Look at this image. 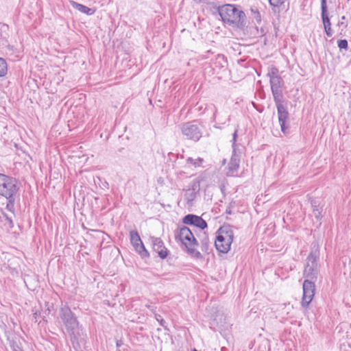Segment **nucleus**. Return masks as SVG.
Returning <instances> with one entry per match:
<instances>
[{
	"label": "nucleus",
	"mask_w": 351,
	"mask_h": 351,
	"mask_svg": "<svg viewBox=\"0 0 351 351\" xmlns=\"http://www.w3.org/2000/svg\"><path fill=\"white\" fill-rule=\"evenodd\" d=\"M324 29H325L326 34L328 36L331 37L332 36L333 32H332L330 26L324 27Z\"/></svg>",
	"instance_id": "4c0bfd02"
},
{
	"label": "nucleus",
	"mask_w": 351,
	"mask_h": 351,
	"mask_svg": "<svg viewBox=\"0 0 351 351\" xmlns=\"http://www.w3.org/2000/svg\"><path fill=\"white\" fill-rule=\"evenodd\" d=\"M178 126L182 136L187 140L197 142L202 136L201 123L198 120L185 122Z\"/></svg>",
	"instance_id": "20e7f679"
},
{
	"label": "nucleus",
	"mask_w": 351,
	"mask_h": 351,
	"mask_svg": "<svg viewBox=\"0 0 351 351\" xmlns=\"http://www.w3.org/2000/svg\"><path fill=\"white\" fill-rule=\"evenodd\" d=\"M316 281L311 280H304L303 282V296L301 301V305L303 307H307L311 302L315 291Z\"/></svg>",
	"instance_id": "9d476101"
},
{
	"label": "nucleus",
	"mask_w": 351,
	"mask_h": 351,
	"mask_svg": "<svg viewBox=\"0 0 351 351\" xmlns=\"http://www.w3.org/2000/svg\"><path fill=\"white\" fill-rule=\"evenodd\" d=\"M198 193L187 189L185 193V199L188 205H192Z\"/></svg>",
	"instance_id": "393cba45"
},
{
	"label": "nucleus",
	"mask_w": 351,
	"mask_h": 351,
	"mask_svg": "<svg viewBox=\"0 0 351 351\" xmlns=\"http://www.w3.org/2000/svg\"><path fill=\"white\" fill-rule=\"evenodd\" d=\"M41 317H42L41 313L39 311H36V312L34 313V314H33V319H34L35 322H38V319L41 318Z\"/></svg>",
	"instance_id": "e433bc0d"
},
{
	"label": "nucleus",
	"mask_w": 351,
	"mask_h": 351,
	"mask_svg": "<svg viewBox=\"0 0 351 351\" xmlns=\"http://www.w3.org/2000/svg\"><path fill=\"white\" fill-rule=\"evenodd\" d=\"M215 68L223 69L227 66V60L223 55L218 54L214 62Z\"/></svg>",
	"instance_id": "4be33fe9"
},
{
	"label": "nucleus",
	"mask_w": 351,
	"mask_h": 351,
	"mask_svg": "<svg viewBox=\"0 0 351 351\" xmlns=\"http://www.w3.org/2000/svg\"><path fill=\"white\" fill-rule=\"evenodd\" d=\"M19 189V182L15 178L0 173V195L5 197L16 195Z\"/></svg>",
	"instance_id": "39448f33"
},
{
	"label": "nucleus",
	"mask_w": 351,
	"mask_h": 351,
	"mask_svg": "<svg viewBox=\"0 0 351 351\" xmlns=\"http://www.w3.org/2000/svg\"><path fill=\"white\" fill-rule=\"evenodd\" d=\"M47 311H48L49 313L50 312V309L49 307L47 308Z\"/></svg>",
	"instance_id": "3c124183"
},
{
	"label": "nucleus",
	"mask_w": 351,
	"mask_h": 351,
	"mask_svg": "<svg viewBox=\"0 0 351 351\" xmlns=\"http://www.w3.org/2000/svg\"><path fill=\"white\" fill-rule=\"evenodd\" d=\"M208 5L213 14H219L224 23L242 31L247 27L246 15L239 6L233 4L217 5L214 2L209 3Z\"/></svg>",
	"instance_id": "f257e3e1"
},
{
	"label": "nucleus",
	"mask_w": 351,
	"mask_h": 351,
	"mask_svg": "<svg viewBox=\"0 0 351 351\" xmlns=\"http://www.w3.org/2000/svg\"><path fill=\"white\" fill-rule=\"evenodd\" d=\"M2 216L5 220L9 223L10 226L12 228L14 226V222L11 217H10L5 212H2Z\"/></svg>",
	"instance_id": "f704fd0d"
},
{
	"label": "nucleus",
	"mask_w": 351,
	"mask_h": 351,
	"mask_svg": "<svg viewBox=\"0 0 351 351\" xmlns=\"http://www.w3.org/2000/svg\"><path fill=\"white\" fill-rule=\"evenodd\" d=\"M337 45L340 49H347L348 48V43L346 39L339 40Z\"/></svg>",
	"instance_id": "7c9ffc66"
},
{
	"label": "nucleus",
	"mask_w": 351,
	"mask_h": 351,
	"mask_svg": "<svg viewBox=\"0 0 351 351\" xmlns=\"http://www.w3.org/2000/svg\"><path fill=\"white\" fill-rule=\"evenodd\" d=\"M234 239L232 226L223 224L216 232L215 246L219 253L226 254L230 250Z\"/></svg>",
	"instance_id": "7ed1b4c3"
},
{
	"label": "nucleus",
	"mask_w": 351,
	"mask_h": 351,
	"mask_svg": "<svg viewBox=\"0 0 351 351\" xmlns=\"http://www.w3.org/2000/svg\"><path fill=\"white\" fill-rule=\"evenodd\" d=\"M99 182L98 184L102 189H108L109 188V184L105 180H102L101 178H98Z\"/></svg>",
	"instance_id": "72a5a7b5"
},
{
	"label": "nucleus",
	"mask_w": 351,
	"mask_h": 351,
	"mask_svg": "<svg viewBox=\"0 0 351 351\" xmlns=\"http://www.w3.org/2000/svg\"><path fill=\"white\" fill-rule=\"evenodd\" d=\"M269 5L274 13H279L280 8L283 5L286 0H268Z\"/></svg>",
	"instance_id": "5701e85b"
},
{
	"label": "nucleus",
	"mask_w": 351,
	"mask_h": 351,
	"mask_svg": "<svg viewBox=\"0 0 351 351\" xmlns=\"http://www.w3.org/2000/svg\"><path fill=\"white\" fill-rule=\"evenodd\" d=\"M226 213L229 214V215L232 214L231 209L230 208H227L226 210Z\"/></svg>",
	"instance_id": "37998d69"
},
{
	"label": "nucleus",
	"mask_w": 351,
	"mask_h": 351,
	"mask_svg": "<svg viewBox=\"0 0 351 351\" xmlns=\"http://www.w3.org/2000/svg\"><path fill=\"white\" fill-rule=\"evenodd\" d=\"M243 62V60L242 59H240V60H239V62Z\"/></svg>",
	"instance_id": "09e8293b"
},
{
	"label": "nucleus",
	"mask_w": 351,
	"mask_h": 351,
	"mask_svg": "<svg viewBox=\"0 0 351 351\" xmlns=\"http://www.w3.org/2000/svg\"><path fill=\"white\" fill-rule=\"evenodd\" d=\"M285 101L281 100L275 101V105L277 108L278 118L282 132L285 135L289 134L290 124H289V113Z\"/></svg>",
	"instance_id": "423d86ee"
},
{
	"label": "nucleus",
	"mask_w": 351,
	"mask_h": 351,
	"mask_svg": "<svg viewBox=\"0 0 351 351\" xmlns=\"http://www.w3.org/2000/svg\"><path fill=\"white\" fill-rule=\"evenodd\" d=\"M8 340L12 351H23L15 339L8 337Z\"/></svg>",
	"instance_id": "cd10ccee"
},
{
	"label": "nucleus",
	"mask_w": 351,
	"mask_h": 351,
	"mask_svg": "<svg viewBox=\"0 0 351 351\" xmlns=\"http://www.w3.org/2000/svg\"><path fill=\"white\" fill-rule=\"evenodd\" d=\"M271 90L273 95L274 101H278L284 100V96L282 93V87L284 86V80L281 77L271 79L269 80Z\"/></svg>",
	"instance_id": "f8f14e48"
},
{
	"label": "nucleus",
	"mask_w": 351,
	"mask_h": 351,
	"mask_svg": "<svg viewBox=\"0 0 351 351\" xmlns=\"http://www.w3.org/2000/svg\"><path fill=\"white\" fill-rule=\"evenodd\" d=\"M70 4L73 9H75L83 14H86L88 16L94 14L96 11L95 9L90 8L74 1H71Z\"/></svg>",
	"instance_id": "a211bd4d"
},
{
	"label": "nucleus",
	"mask_w": 351,
	"mask_h": 351,
	"mask_svg": "<svg viewBox=\"0 0 351 351\" xmlns=\"http://www.w3.org/2000/svg\"><path fill=\"white\" fill-rule=\"evenodd\" d=\"M240 165V156L237 154L236 149H234L232 151V154L228 163V172L227 173L228 176H234L239 169Z\"/></svg>",
	"instance_id": "2eb2a0df"
},
{
	"label": "nucleus",
	"mask_w": 351,
	"mask_h": 351,
	"mask_svg": "<svg viewBox=\"0 0 351 351\" xmlns=\"http://www.w3.org/2000/svg\"><path fill=\"white\" fill-rule=\"evenodd\" d=\"M16 195H12V197H5V198L8 199V202L6 204L5 208L9 210L10 212L14 214V204L16 201Z\"/></svg>",
	"instance_id": "a878e982"
},
{
	"label": "nucleus",
	"mask_w": 351,
	"mask_h": 351,
	"mask_svg": "<svg viewBox=\"0 0 351 351\" xmlns=\"http://www.w3.org/2000/svg\"><path fill=\"white\" fill-rule=\"evenodd\" d=\"M123 344V342L122 340H117L116 343L117 347L119 348Z\"/></svg>",
	"instance_id": "a19ab883"
},
{
	"label": "nucleus",
	"mask_w": 351,
	"mask_h": 351,
	"mask_svg": "<svg viewBox=\"0 0 351 351\" xmlns=\"http://www.w3.org/2000/svg\"><path fill=\"white\" fill-rule=\"evenodd\" d=\"M321 16L324 27L330 26L331 23L330 22V19L328 14V7L327 5H325L324 3H323V5H321Z\"/></svg>",
	"instance_id": "aec40b11"
},
{
	"label": "nucleus",
	"mask_w": 351,
	"mask_h": 351,
	"mask_svg": "<svg viewBox=\"0 0 351 351\" xmlns=\"http://www.w3.org/2000/svg\"><path fill=\"white\" fill-rule=\"evenodd\" d=\"M145 306L147 308H149L151 311H152L153 313H155L156 306L154 304H153L152 303H150L149 304H145Z\"/></svg>",
	"instance_id": "58836bf2"
},
{
	"label": "nucleus",
	"mask_w": 351,
	"mask_h": 351,
	"mask_svg": "<svg viewBox=\"0 0 351 351\" xmlns=\"http://www.w3.org/2000/svg\"><path fill=\"white\" fill-rule=\"evenodd\" d=\"M321 16L324 27L330 26L331 23L330 22V19L328 14V7L327 5H325L324 3H323V5H321Z\"/></svg>",
	"instance_id": "412c9836"
},
{
	"label": "nucleus",
	"mask_w": 351,
	"mask_h": 351,
	"mask_svg": "<svg viewBox=\"0 0 351 351\" xmlns=\"http://www.w3.org/2000/svg\"><path fill=\"white\" fill-rule=\"evenodd\" d=\"M191 351H198V350L195 348H193Z\"/></svg>",
	"instance_id": "de8ad7c7"
},
{
	"label": "nucleus",
	"mask_w": 351,
	"mask_h": 351,
	"mask_svg": "<svg viewBox=\"0 0 351 351\" xmlns=\"http://www.w3.org/2000/svg\"><path fill=\"white\" fill-rule=\"evenodd\" d=\"M267 76L269 78V80H271V79H274L280 77L279 75L278 69L275 66H270L269 68Z\"/></svg>",
	"instance_id": "bb28decb"
},
{
	"label": "nucleus",
	"mask_w": 351,
	"mask_h": 351,
	"mask_svg": "<svg viewBox=\"0 0 351 351\" xmlns=\"http://www.w3.org/2000/svg\"><path fill=\"white\" fill-rule=\"evenodd\" d=\"M313 211L314 213L315 217L317 219H319L321 217V210H319L318 206L312 203Z\"/></svg>",
	"instance_id": "2f4dec72"
},
{
	"label": "nucleus",
	"mask_w": 351,
	"mask_h": 351,
	"mask_svg": "<svg viewBox=\"0 0 351 351\" xmlns=\"http://www.w3.org/2000/svg\"><path fill=\"white\" fill-rule=\"evenodd\" d=\"M319 245L317 242H313L311 245V252L306 258V263L311 266L317 267L319 259Z\"/></svg>",
	"instance_id": "4468645a"
},
{
	"label": "nucleus",
	"mask_w": 351,
	"mask_h": 351,
	"mask_svg": "<svg viewBox=\"0 0 351 351\" xmlns=\"http://www.w3.org/2000/svg\"><path fill=\"white\" fill-rule=\"evenodd\" d=\"M319 274V269L317 267L311 266L309 264H306L303 276L306 278L305 280H311L317 281Z\"/></svg>",
	"instance_id": "f3484780"
},
{
	"label": "nucleus",
	"mask_w": 351,
	"mask_h": 351,
	"mask_svg": "<svg viewBox=\"0 0 351 351\" xmlns=\"http://www.w3.org/2000/svg\"><path fill=\"white\" fill-rule=\"evenodd\" d=\"M182 222L186 225L193 226L199 228L202 230H204L208 227L207 222L203 219L202 217L194 214H188L185 215L182 218Z\"/></svg>",
	"instance_id": "ddd939ff"
},
{
	"label": "nucleus",
	"mask_w": 351,
	"mask_h": 351,
	"mask_svg": "<svg viewBox=\"0 0 351 351\" xmlns=\"http://www.w3.org/2000/svg\"><path fill=\"white\" fill-rule=\"evenodd\" d=\"M8 72V64L5 59L0 58V77L5 76Z\"/></svg>",
	"instance_id": "c85d7f7f"
},
{
	"label": "nucleus",
	"mask_w": 351,
	"mask_h": 351,
	"mask_svg": "<svg viewBox=\"0 0 351 351\" xmlns=\"http://www.w3.org/2000/svg\"><path fill=\"white\" fill-rule=\"evenodd\" d=\"M69 335L73 348L75 351H82V346L86 343V333L82 326L78 325L66 331Z\"/></svg>",
	"instance_id": "6e6552de"
},
{
	"label": "nucleus",
	"mask_w": 351,
	"mask_h": 351,
	"mask_svg": "<svg viewBox=\"0 0 351 351\" xmlns=\"http://www.w3.org/2000/svg\"><path fill=\"white\" fill-rule=\"evenodd\" d=\"M9 26L7 24L0 23V45L6 46L8 45Z\"/></svg>",
	"instance_id": "6ab92c4d"
},
{
	"label": "nucleus",
	"mask_w": 351,
	"mask_h": 351,
	"mask_svg": "<svg viewBox=\"0 0 351 351\" xmlns=\"http://www.w3.org/2000/svg\"><path fill=\"white\" fill-rule=\"evenodd\" d=\"M216 112H217V110H215V113H214V114H213V116H214V117H215V115H216Z\"/></svg>",
	"instance_id": "8fccbe9b"
},
{
	"label": "nucleus",
	"mask_w": 351,
	"mask_h": 351,
	"mask_svg": "<svg viewBox=\"0 0 351 351\" xmlns=\"http://www.w3.org/2000/svg\"><path fill=\"white\" fill-rule=\"evenodd\" d=\"M41 318H42V320H40L38 322L39 324H41L42 322L47 323V319H46L45 316H42Z\"/></svg>",
	"instance_id": "ea45409f"
},
{
	"label": "nucleus",
	"mask_w": 351,
	"mask_h": 351,
	"mask_svg": "<svg viewBox=\"0 0 351 351\" xmlns=\"http://www.w3.org/2000/svg\"><path fill=\"white\" fill-rule=\"evenodd\" d=\"M203 161H204V159L200 158V157H198L197 159H193L191 157H189L186 159L187 164H191V165H193L195 167H199Z\"/></svg>",
	"instance_id": "c756f323"
},
{
	"label": "nucleus",
	"mask_w": 351,
	"mask_h": 351,
	"mask_svg": "<svg viewBox=\"0 0 351 351\" xmlns=\"http://www.w3.org/2000/svg\"><path fill=\"white\" fill-rule=\"evenodd\" d=\"M130 243L134 247L135 251L141 256L142 258H149V252L145 248L141 241L140 235L136 230L130 232Z\"/></svg>",
	"instance_id": "1a4fd4ad"
},
{
	"label": "nucleus",
	"mask_w": 351,
	"mask_h": 351,
	"mask_svg": "<svg viewBox=\"0 0 351 351\" xmlns=\"http://www.w3.org/2000/svg\"><path fill=\"white\" fill-rule=\"evenodd\" d=\"M59 317L65 326L66 331L72 328L73 329L74 327H77L80 325L77 316L66 304L61 306L59 310Z\"/></svg>",
	"instance_id": "0eeeda50"
},
{
	"label": "nucleus",
	"mask_w": 351,
	"mask_h": 351,
	"mask_svg": "<svg viewBox=\"0 0 351 351\" xmlns=\"http://www.w3.org/2000/svg\"><path fill=\"white\" fill-rule=\"evenodd\" d=\"M149 241L152 243V250L157 253L161 259H165L169 254V250L165 247L162 240L160 237L151 236Z\"/></svg>",
	"instance_id": "9b49d317"
},
{
	"label": "nucleus",
	"mask_w": 351,
	"mask_h": 351,
	"mask_svg": "<svg viewBox=\"0 0 351 351\" xmlns=\"http://www.w3.org/2000/svg\"><path fill=\"white\" fill-rule=\"evenodd\" d=\"M325 3V5H327L326 0H321V5H323V3Z\"/></svg>",
	"instance_id": "a18cd8bd"
},
{
	"label": "nucleus",
	"mask_w": 351,
	"mask_h": 351,
	"mask_svg": "<svg viewBox=\"0 0 351 351\" xmlns=\"http://www.w3.org/2000/svg\"><path fill=\"white\" fill-rule=\"evenodd\" d=\"M202 180L203 178L201 177L194 179L190 184L189 189L199 193L200 191V183Z\"/></svg>",
	"instance_id": "b1692460"
},
{
	"label": "nucleus",
	"mask_w": 351,
	"mask_h": 351,
	"mask_svg": "<svg viewBox=\"0 0 351 351\" xmlns=\"http://www.w3.org/2000/svg\"><path fill=\"white\" fill-rule=\"evenodd\" d=\"M197 237L199 239L202 251L205 254H209L213 251V249L208 234L204 231L197 234Z\"/></svg>",
	"instance_id": "dca6fc26"
},
{
	"label": "nucleus",
	"mask_w": 351,
	"mask_h": 351,
	"mask_svg": "<svg viewBox=\"0 0 351 351\" xmlns=\"http://www.w3.org/2000/svg\"><path fill=\"white\" fill-rule=\"evenodd\" d=\"M238 128H239V126H237V128L235 129V130L232 134V147L233 149H236V142H237V138Z\"/></svg>",
	"instance_id": "473e14b6"
},
{
	"label": "nucleus",
	"mask_w": 351,
	"mask_h": 351,
	"mask_svg": "<svg viewBox=\"0 0 351 351\" xmlns=\"http://www.w3.org/2000/svg\"><path fill=\"white\" fill-rule=\"evenodd\" d=\"M256 21H261V15L258 12H257V16H256Z\"/></svg>",
	"instance_id": "79ce46f5"
},
{
	"label": "nucleus",
	"mask_w": 351,
	"mask_h": 351,
	"mask_svg": "<svg viewBox=\"0 0 351 351\" xmlns=\"http://www.w3.org/2000/svg\"><path fill=\"white\" fill-rule=\"evenodd\" d=\"M156 318L157 321L160 323V325L165 328V329H167V327L165 326L166 322L161 318V316L160 315H156Z\"/></svg>",
	"instance_id": "c9c22d12"
},
{
	"label": "nucleus",
	"mask_w": 351,
	"mask_h": 351,
	"mask_svg": "<svg viewBox=\"0 0 351 351\" xmlns=\"http://www.w3.org/2000/svg\"><path fill=\"white\" fill-rule=\"evenodd\" d=\"M338 25L339 26L344 25L345 27H347V25H344L343 22H339L338 23Z\"/></svg>",
	"instance_id": "c03bdc74"
},
{
	"label": "nucleus",
	"mask_w": 351,
	"mask_h": 351,
	"mask_svg": "<svg viewBox=\"0 0 351 351\" xmlns=\"http://www.w3.org/2000/svg\"><path fill=\"white\" fill-rule=\"evenodd\" d=\"M175 239L180 241L185 246L189 254L197 259L204 258L202 254L195 249L199 243L189 228L183 226L178 228L175 231Z\"/></svg>",
	"instance_id": "f03ea898"
},
{
	"label": "nucleus",
	"mask_w": 351,
	"mask_h": 351,
	"mask_svg": "<svg viewBox=\"0 0 351 351\" xmlns=\"http://www.w3.org/2000/svg\"><path fill=\"white\" fill-rule=\"evenodd\" d=\"M341 19H342V20H345V19H346V16H343L341 17Z\"/></svg>",
	"instance_id": "49530a36"
}]
</instances>
